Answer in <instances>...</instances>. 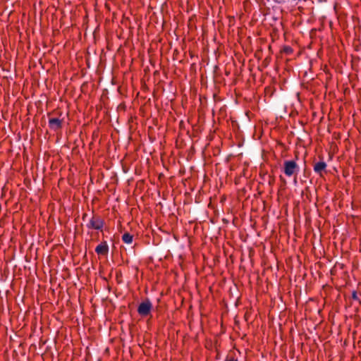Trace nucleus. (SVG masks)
<instances>
[{
    "label": "nucleus",
    "instance_id": "4",
    "mask_svg": "<svg viewBox=\"0 0 361 361\" xmlns=\"http://www.w3.org/2000/svg\"><path fill=\"white\" fill-rule=\"evenodd\" d=\"M109 251V247L106 242L98 245L95 248V252L98 255H106Z\"/></svg>",
    "mask_w": 361,
    "mask_h": 361
},
{
    "label": "nucleus",
    "instance_id": "9",
    "mask_svg": "<svg viewBox=\"0 0 361 361\" xmlns=\"http://www.w3.org/2000/svg\"><path fill=\"white\" fill-rule=\"evenodd\" d=\"M14 272H15V274H14V279H15V281H17L18 279L20 280V274H18L16 273V269H15Z\"/></svg>",
    "mask_w": 361,
    "mask_h": 361
},
{
    "label": "nucleus",
    "instance_id": "8",
    "mask_svg": "<svg viewBox=\"0 0 361 361\" xmlns=\"http://www.w3.org/2000/svg\"><path fill=\"white\" fill-rule=\"evenodd\" d=\"M352 298L355 300H358L359 302H360L358 297H357V292L356 291H353V293H352Z\"/></svg>",
    "mask_w": 361,
    "mask_h": 361
},
{
    "label": "nucleus",
    "instance_id": "7",
    "mask_svg": "<svg viewBox=\"0 0 361 361\" xmlns=\"http://www.w3.org/2000/svg\"><path fill=\"white\" fill-rule=\"evenodd\" d=\"M122 240L127 244H130L133 242V235L128 233H126L122 236Z\"/></svg>",
    "mask_w": 361,
    "mask_h": 361
},
{
    "label": "nucleus",
    "instance_id": "2",
    "mask_svg": "<svg viewBox=\"0 0 361 361\" xmlns=\"http://www.w3.org/2000/svg\"><path fill=\"white\" fill-rule=\"evenodd\" d=\"M152 308V302L149 300L147 299L139 305L137 312L142 317H146L150 313Z\"/></svg>",
    "mask_w": 361,
    "mask_h": 361
},
{
    "label": "nucleus",
    "instance_id": "5",
    "mask_svg": "<svg viewBox=\"0 0 361 361\" xmlns=\"http://www.w3.org/2000/svg\"><path fill=\"white\" fill-rule=\"evenodd\" d=\"M326 167V164L324 161H319L314 164V171L317 173H321L323 171L325 170Z\"/></svg>",
    "mask_w": 361,
    "mask_h": 361
},
{
    "label": "nucleus",
    "instance_id": "11",
    "mask_svg": "<svg viewBox=\"0 0 361 361\" xmlns=\"http://www.w3.org/2000/svg\"><path fill=\"white\" fill-rule=\"evenodd\" d=\"M23 269H24V272H25V271H26L25 267H23ZM24 274H25V273H24Z\"/></svg>",
    "mask_w": 361,
    "mask_h": 361
},
{
    "label": "nucleus",
    "instance_id": "6",
    "mask_svg": "<svg viewBox=\"0 0 361 361\" xmlns=\"http://www.w3.org/2000/svg\"><path fill=\"white\" fill-rule=\"evenodd\" d=\"M49 126L52 129H58L61 128V122L59 118H52L49 119Z\"/></svg>",
    "mask_w": 361,
    "mask_h": 361
},
{
    "label": "nucleus",
    "instance_id": "3",
    "mask_svg": "<svg viewBox=\"0 0 361 361\" xmlns=\"http://www.w3.org/2000/svg\"><path fill=\"white\" fill-rule=\"evenodd\" d=\"M104 221L99 217H92L88 224V227L96 230H99L102 228Z\"/></svg>",
    "mask_w": 361,
    "mask_h": 361
},
{
    "label": "nucleus",
    "instance_id": "10",
    "mask_svg": "<svg viewBox=\"0 0 361 361\" xmlns=\"http://www.w3.org/2000/svg\"><path fill=\"white\" fill-rule=\"evenodd\" d=\"M225 361H238L237 360H235V359H226Z\"/></svg>",
    "mask_w": 361,
    "mask_h": 361
},
{
    "label": "nucleus",
    "instance_id": "1",
    "mask_svg": "<svg viewBox=\"0 0 361 361\" xmlns=\"http://www.w3.org/2000/svg\"><path fill=\"white\" fill-rule=\"evenodd\" d=\"M284 173L287 176H291L293 175L297 171H298V166L295 161L288 160L284 161Z\"/></svg>",
    "mask_w": 361,
    "mask_h": 361
}]
</instances>
